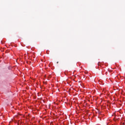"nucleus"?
Wrapping results in <instances>:
<instances>
[{"mask_svg": "<svg viewBox=\"0 0 125 125\" xmlns=\"http://www.w3.org/2000/svg\"><path fill=\"white\" fill-rule=\"evenodd\" d=\"M57 63H58V62Z\"/></svg>", "mask_w": 125, "mask_h": 125, "instance_id": "obj_2", "label": "nucleus"}, {"mask_svg": "<svg viewBox=\"0 0 125 125\" xmlns=\"http://www.w3.org/2000/svg\"><path fill=\"white\" fill-rule=\"evenodd\" d=\"M9 70H10V68H9Z\"/></svg>", "mask_w": 125, "mask_h": 125, "instance_id": "obj_1", "label": "nucleus"}]
</instances>
